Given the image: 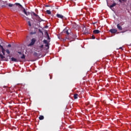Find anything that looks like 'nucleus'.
Masks as SVG:
<instances>
[{"mask_svg":"<svg viewBox=\"0 0 131 131\" xmlns=\"http://www.w3.org/2000/svg\"><path fill=\"white\" fill-rule=\"evenodd\" d=\"M8 7L10 8L11 11H17L18 9H23V6L20 3H16L14 4L9 3L8 4Z\"/></svg>","mask_w":131,"mask_h":131,"instance_id":"nucleus-1","label":"nucleus"},{"mask_svg":"<svg viewBox=\"0 0 131 131\" xmlns=\"http://www.w3.org/2000/svg\"><path fill=\"white\" fill-rule=\"evenodd\" d=\"M23 13H24V14H25V15H26V16H29V15H31V16H35V17H36V20H37V21H39V22H41V21H43V20L41 19V18H40V17H39V16H38V15L36 14L34 12H32L31 13L30 12H27L26 11V9H25L24 7L23 8Z\"/></svg>","mask_w":131,"mask_h":131,"instance_id":"nucleus-2","label":"nucleus"},{"mask_svg":"<svg viewBox=\"0 0 131 131\" xmlns=\"http://www.w3.org/2000/svg\"><path fill=\"white\" fill-rule=\"evenodd\" d=\"M0 48H1L2 50V52L3 53V55H5V52L6 51V53H7V54H10V51L9 50V49L7 50H5V49L4 48V47H3V46H2L0 44Z\"/></svg>","mask_w":131,"mask_h":131,"instance_id":"nucleus-3","label":"nucleus"},{"mask_svg":"<svg viewBox=\"0 0 131 131\" xmlns=\"http://www.w3.org/2000/svg\"><path fill=\"white\" fill-rule=\"evenodd\" d=\"M43 43H45V47H46V48H48V49H50V45H49V42H48V40H43Z\"/></svg>","mask_w":131,"mask_h":131,"instance_id":"nucleus-4","label":"nucleus"},{"mask_svg":"<svg viewBox=\"0 0 131 131\" xmlns=\"http://www.w3.org/2000/svg\"><path fill=\"white\" fill-rule=\"evenodd\" d=\"M110 32H111V33H112L113 34H114L116 33V32H117V30L116 29H112L110 30Z\"/></svg>","mask_w":131,"mask_h":131,"instance_id":"nucleus-5","label":"nucleus"},{"mask_svg":"<svg viewBox=\"0 0 131 131\" xmlns=\"http://www.w3.org/2000/svg\"><path fill=\"white\" fill-rule=\"evenodd\" d=\"M36 41V40L35 39V38H32L31 43L29 44V46H33V45L35 43Z\"/></svg>","mask_w":131,"mask_h":131,"instance_id":"nucleus-6","label":"nucleus"},{"mask_svg":"<svg viewBox=\"0 0 131 131\" xmlns=\"http://www.w3.org/2000/svg\"><path fill=\"white\" fill-rule=\"evenodd\" d=\"M117 28L120 31H121V30H122V27H121V26H120V24H119L117 25Z\"/></svg>","mask_w":131,"mask_h":131,"instance_id":"nucleus-7","label":"nucleus"},{"mask_svg":"<svg viewBox=\"0 0 131 131\" xmlns=\"http://www.w3.org/2000/svg\"><path fill=\"white\" fill-rule=\"evenodd\" d=\"M56 17H57V18H59L60 19H63V18H64V16L60 14H56Z\"/></svg>","mask_w":131,"mask_h":131,"instance_id":"nucleus-8","label":"nucleus"},{"mask_svg":"<svg viewBox=\"0 0 131 131\" xmlns=\"http://www.w3.org/2000/svg\"><path fill=\"white\" fill-rule=\"evenodd\" d=\"M63 32L64 33H66V34H67V35H69L70 34V33H69V30H67V29H64L63 31Z\"/></svg>","mask_w":131,"mask_h":131,"instance_id":"nucleus-9","label":"nucleus"},{"mask_svg":"<svg viewBox=\"0 0 131 131\" xmlns=\"http://www.w3.org/2000/svg\"><path fill=\"white\" fill-rule=\"evenodd\" d=\"M93 33L94 34H98V33H100V31L99 30H95L93 31Z\"/></svg>","mask_w":131,"mask_h":131,"instance_id":"nucleus-10","label":"nucleus"},{"mask_svg":"<svg viewBox=\"0 0 131 131\" xmlns=\"http://www.w3.org/2000/svg\"><path fill=\"white\" fill-rule=\"evenodd\" d=\"M11 61L12 62H18V60H17V59L14 58V57H12L11 58Z\"/></svg>","mask_w":131,"mask_h":131,"instance_id":"nucleus-11","label":"nucleus"},{"mask_svg":"<svg viewBox=\"0 0 131 131\" xmlns=\"http://www.w3.org/2000/svg\"><path fill=\"white\" fill-rule=\"evenodd\" d=\"M78 98V94H75L74 95V99H77Z\"/></svg>","mask_w":131,"mask_h":131,"instance_id":"nucleus-12","label":"nucleus"},{"mask_svg":"<svg viewBox=\"0 0 131 131\" xmlns=\"http://www.w3.org/2000/svg\"><path fill=\"white\" fill-rule=\"evenodd\" d=\"M44 118H45V117H43V116H40L39 117V120H43Z\"/></svg>","mask_w":131,"mask_h":131,"instance_id":"nucleus-13","label":"nucleus"},{"mask_svg":"<svg viewBox=\"0 0 131 131\" xmlns=\"http://www.w3.org/2000/svg\"><path fill=\"white\" fill-rule=\"evenodd\" d=\"M115 6H116V3H114L112 5H111L110 7V8H113L114 7H115Z\"/></svg>","mask_w":131,"mask_h":131,"instance_id":"nucleus-14","label":"nucleus"},{"mask_svg":"<svg viewBox=\"0 0 131 131\" xmlns=\"http://www.w3.org/2000/svg\"><path fill=\"white\" fill-rule=\"evenodd\" d=\"M46 13H47V14H48V15H51V14H52V12H51V11H50V10H47Z\"/></svg>","mask_w":131,"mask_h":131,"instance_id":"nucleus-15","label":"nucleus"},{"mask_svg":"<svg viewBox=\"0 0 131 131\" xmlns=\"http://www.w3.org/2000/svg\"><path fill=\"white\" fill-rule=\"evenodd\" d=\"M21 16H23V18H24V17L26 18V20L27 21H28V20H29V18L28 17H26V16H24V15H21Z\"/></svg>","mask_w":131,"mask_h":131,"instance_id":"nucleus-16","label":"nucleus"},{"mask_svg":"<svg viewBox=\"0 0 131 131\" xmlns=\"http://www.w3.org/2000/svg\"><path fill=\"white\" fill-rule=\"evenodd\" d=\"M33 56H35V57H37L38 56V54H37V52H34L33 53Z\"/></svg>","mask_w":131,"mask_h":131,"instance_id":"nucleus-17","label":"nucleus"},{"mask_svg":"<svg viewBox=\"0 0 131 131\" xmlns=\"http://www.w3.org/2000/svg\"><path fill=\"white\" fill-rule=\"evenodd\" d=\"M0 58H1V59H4L5 57L3 54H0Z\"/></svg>","mask_w":131,"mask_h":131,"instance_id":"nucleus-18","label":"nucleus"},{"mask_svg":"<svg viewBox=\"0 0 131 131\" xmlns=\"http://www.w3.org/2000/svg\"><path fill=\"white\" fill-rule=\"evenodd\" d=\"M47 34L48 39H49V40L51 39V38L50 37V35H49V34L47 33Z\"/></svg>","mask_w":131,"mask_h":131,"instance_id":"nucleus-19","label":"nucleus"},{"mask_svg":"<svg viewBox=\"0 0 131 131\" xmlns=\"http://www.w3.org/2000/svg\"><path fill=\"white\" fill-rule=\"evenodd\" d=\"M28 24L29 26L31 27V23H30V21H28Z\"/></svg>","mask_w":131,"mask_h":131,"instance_id":"nucleus-20","label":"nucleus"},{"mask_svg":"<svg viewBox=\"0 0 131 131\" xmlns=\"http://www.w3.org/2000/svg\"><path fill=\"white\" fill-rule=\"evenodd\" d=\"M21 59H25V55L23 54L22 56H21Z\"/></svg>","mask_w":131,"mask_h":131,"instance_id":"nucleus-21","label":"nucleus"},{"mask_svg":"<svg viewBox=\"0 0 131 131\" xmlns=\"http://www.w3.org/2000/svg\"><path fill=\"white\" fill-rule=\"evenodd\" d=\"M39 47L40 49H42L43 48V45L40 46Z\"/></svg>","mask_w":131,"mask_h":131,"instance_id":"nucleus-22","label":"nucleus"},{"mask_svg":"<svg viewBox=\"0 0 131 131\" xmlns=\"http://www.w3.org/2000/svg\"><path fill=\"white\" fill-rule=\"evenodd\" d=\"M120 3H122L123 2H125V0H119Z\"/></svg>","mask_w":131,"mask_h":131,"instance_id":"nucleus-23","label":"nucleus"},{"mask_svg":"<svg viewBox=\"0 0 131 131\" xmlns=\"http://www.w3.org/2000/svg\"><path fill=\"white\" fill-rule=\"evenodd\" d=\"M95 38H96V37H95V36L93 35L92 36V39H95Z\"/></svg>","mask_w":131,"mask_h":131,"instance_id":"nucleus-24","label":"nucleus"},{"mask_svg":"<svg viewBox=\"0 0 131 131\" xmlns=\"http://www.w3.org/2000/svg\"><path fill=\"white\" fill-rule=\"evenodd\" d=\"M11 47H12V45H11V44L8 45V48H11Z\"/></svg>","mask_w":131,"mask_h":131,"instance_id":"nucleus-25","label":"nucleus"},{"mask_svg":"<svg viewBox=\"0 0 131 131\" xmlns=\"http://www.w3.org/2000/svg\"><path fill=\"white\" fill-rule=\"evenodd\" d=\"M39 31L41 33H42V31L41 30H40V29H39Z\"/></svg>","mask_w":131,"mask_h":131,"instance_id":"nucleus-26","label":"nucleus"},{"mask_svg":"<svg viewBox=\"0 0 131 131\" xmlns=\"http://www.w3.org/2000/svg\"><path fill=\"white\" fill-rule=\"evenodd\" d=\"M66 39H69V37L68 36H66Z\"/></svg>","mask_w":131,"mask_h":131,"instance_id":"nucleus-27","label":"nucleus"},{"mask_svg":"<svg viewBox=\"0 0 131 131\" xmlns=\"http://www.w3.org/2000/svg\"><path fill=\"white\" fill-rule=\"evenodd\" d=\"M119 49L120 50H123V49H122V47H120Z\"/></svg>","mask_w":131,"mask_h":131,"instance_id":"nucleus-28","label":"nucleus"},{"mask_svg":"<svg viewBox=\"0 0 131 131\" xmlns=\"http://www.w3.org/2000/svg\"><path fill=\"white\" fill-rule=\"evenodd\" d=\"M18 53L20 54H22V53L21 52H18Z\"/></svg>","mask_w":131,"mask_h":131,"instance_id":"nucleus-29","label":"nucleus"},{"mask_svg":"<svg viewBox=\"0 0 131 131\" xmlns=\"http://www.w3.org/2000/svg\"><path fill=\"white\" fill-rule=\"evenodd\" d=\"M87 33H89V31H87Z\"/></svg>","mask_w":131,"mask_h":131,"instance_id":"nucleus-30","label":"nucleus"},{"mask_svg":"<svg viewBox=\"0 0 131 131\" xmlns=\"http://www.w3.org/2000/svg\"><path fill=\"white\" fill-rule=\"evenodd\" d=\"M123 32H122V33H123Z\"/></svg>","mask_w":131,"mask_h":131,"instance_id":"nucleus-31","label":"nucleus"},{"mask_svg":"<svg viewBox=\"0 0 131 131\" xmlns=\"http://www.w3.org/2000/svg\"><path fill=\"white\" fill-rule=\"evenodd\" d=\"M46 7H49V6H47Z\"/></svg>","mask_w":131,"mask_h":131,"instance_id":"nucleus-32","label":"nucleus"},{"mask_svg":"<svg viewBox=\"0 0 131 131\" xmlns=\"http://www.w3.org/2000/svg\"><path fill=\"white\" fill-rule=\"evenodd\" d=\"M94 24H96V23H94Z\"/></svg>","mask_w":131,"mask_h":131,"instance_id":"nucleus-33","label":"nucleus"}]
</instances>
